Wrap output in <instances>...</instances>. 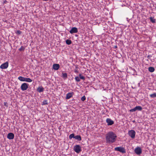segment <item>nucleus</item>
Segmentation results:
<instances>
[{
	"mask_svg": "<svg viewBox=\"0 0 156 156\" xmlns=\"http://www.w3.org/2000/svg\"><path fill=\"white\" fill-rule=\"evenodd\" d=\"M106 142L112 144L115 142L117 139V136L115 133L112 132H109L105 136Z\"/></svg>",
	"mask_w": 156,
	"mask_h": 156,
	"instance_id": "obj_1",
	"label": "nucleus"
},
{
	"mask_svg": "<svg viewBox=\"0 0 156 156\" xmlns=\"http://www.w3.org/2000/svg\"><path fill=\"white\" fill-rule=\"evenodd\" d=\"M73 150L77 153H79L81 151V147L80 145H76L74 146Z\"/></svg>",
	"mask_w": 156,
	"mask_h": 156,
	"instance_id": "obj_2",
	"label": "nucleus"
},
{
	"mask_svg": "<svg viewBox=\"0 0 156 156\" xmlns=\"http://www.w3.org/2000/svg\"><path fill=\"white\" fill-rule=\"evenodd\" d=\"M128 134L132 139H134L135 138L136 132L134 130H131L128 131Z\"/></svg>",
	"mask_w": 156,
	"mask_h": 156,
	"instance_id": "obj_3",
	"label": "nucleus"
},
{
	"mask_svg": "<svg viewBox=\"0 0 156 156\" xmlns=\"http://www.w3.org/2000/svg\"><path fill=\"white\" fill-rule=\"evenodd\" d=\"M114 149L115 151H118L122 153H124L126 152L124 148L121 147H115Z\"/></svg>",
	"mask_w": 156,
	"mask_h": 156,
	"instance_id": "obj_4",
	"label": "nucleus"
},
{
	"mask_svg": "<svg viewBox=\"0 0 156 156\" xmlns=\"http://www.w3.org/2000/svg\"><path fill=\"white\" fill-rule=\"evenodd\" d=\"M142 109V107L141 106H138L135 107L133 108L130 110L129 111L131 112H133L136 111V110L141 111Z\"/></svg>",
	"mask_w": 156,
	"mask_h": 156,
	"instance_id": "obj_5",
	"label": "nucleus"
},
{
	"mask_svg": "<svg viewBox=\"0 0 156 156\" xmlns=\"http://www.w3.org/2000/svg\"><path fill=\"white\" fill-rule=\"evenodd\" d=\"M28 84L26 83H22L21 86V89L23 91L27 90L28 88Z\"/></svg>",
	"mask_w": 156,
	"mask_h": 156,
	"instance_id": "obj_6",
	"label": "nucleus"
},
{
	"mask_svg": "<svg viewBox=\"0 0 156 156\" xmlns=\"http://www.w3.org/2000/svg\"><path fill=\"white\" fill-rule=\"evenodd\" d=\"M134 151L137 155H140L141 154L142 151L140 147H137L135 148Z\"/></svg>",
	"mask_w": 156,
	"mask_h": 156,
	"instance_id": "obj_7",
	"label": "nucleus"
},
{
	"mask_svg": "<svg viewBox=\"0 0 156 156\" xmlns=\"http://www.w3.org/2000/svg\"><path fill=\"white\" fill-rule=\"evenodd\" d=\"M9 66V63L6 62L2 64L0 66V68L2 69H6L8 68Z\"/></svg>",
	"mask_w": 156,
	"mask_h": 156,
	"instance_id": "obj_8",
	"label": "nucleus"
},
{
	"mask_svg": "<svg viewBox=\"0 0 156 156\" xmlns=\"http://www.w3.org/2000/svg\"><path fill=\"white\" fill-rule=\"evenodd\" d=\"M69 32L71 34L77 33L78 32V29L76 27H73L72 28Z\"/></svg>",
	"mask_w": 156,
	"mask_h": 156,
	"instance_id": "obj_9",
	"label": "nucleus"
},
{
	"mask_svg": "<svg viewBox=\"0 0 156 156\" xmlns=\"http://www.w3.org/2000/svg\"><path fill=\"white\" fill-rule=\"evenodd\" d=\"M14 137V135L13 133H9L7 136V138L9 140L13 139Z\"/></svg>",
	"mask_w": 156,
	"mask_h": 156,
	"instance_id": "obj_10",
	"label": "nucleus"
},
{
	"mask_svg": "<svg viewBox=\"0 0 156 156\" xmlns=\"http://www.w3.org/2000/svg\"><path fill=\"white\" fill-rule=\"evenodd\" d=\"M106 121L108 126L112 125L114 124V122L111 119L108 118L106 120Z\"/></svg>",
	"mask_w": 156,
	"mask_h": 156,
	"instance_id": "obj_11",
	"label": "nucleus"
},
{
	"mask_svg": "<svg viewBox=\"0 0 156 156\" xmlns=\"http://www.w3.org/2000/svg\"><path fill=\"white\" fill-rule=\"evenodd\" d=\"M60 66L59 64H55L53 65V68L55 70H57L59 68Z\"/></svg>",
	"mask_w": 156,
	"mask_h": 156,
	"instance_id": "obj_12",
	"label": "nucleus"
},
{
	"mask_svg": "<svg viewBox=\"0 0 156 156\" xmlns=\"http://www.w3.org/2000/svg\"><path fill=\"white\" fill-rule=\"evenodd\" d=\"M73 93H69L66 94V99H68L70 98L72 96L73 94Z\"/></svg>",
	"mask_w": 156,
	"mask_h": 156,
	"instance_id": "obj_13",
	"label": "nucleus"
},
{
	"mask_svg": "<svg viewBox=\"0 0 156 156\" xmlns=\"http://www.w3.org/2000/svg\"><path fill=\"white\" fill-rule=\"evenodd\" d=\"M61 76L64 79H66L67 78V74L66 73H62Z\"/></svg>",
	"mask_w": 156,
	"mask_h": 156,
	"instance_id": "obj_14",
	"label": "nucleus"
},
{
	"mask_svg": "<svg viewBox=\"0 0 156 156\" xmlns=\"http://www.w3.org/2000/svg\"><path fill=\"white\" fill-rule=\"evenodd\" d=\"M74 138L78 141H81V138L80 135H76L75 136Z\"/></svg>",
	"mask_w": 156,
	"mask_h": 156,
	"instance_id": "obj_15",
	"label": "nucleus"
},
{
	"mask_svg": "<svg viewBox=\"0 0 156 156\" xmlns=\"http://www.w3.org/2000/svg\"><path fill=\"white\" fill-rule=\"evenodd\" d=\"M148 70L150 72L152 73L154 71L155 69L153 67H150L148 68Z\"/></svg>",
	"mask_w": 156,
	"mask_h": 156,
	"instance_id": "obj_16",
	"label": "nucleus"
},
{
	"mask_svg": "<svg viewBox=\"0 0 156 156\" xmlns=\"http://www.w3.org/2000/svg\"><path fill=\"white\" fill-rule=\"evenodd\" d=\"M25 78L21 76H20L18 77V79L20 81H25Z\"/></svg>",
	"mask_w": 156,
	"mask_h": 156,
	"instance_id": "obj_17",
	"label": "nucleus"
},
{
	"mask_svg": "<svg viewBox=\"0 0 156 156\" xmlns=\"http://www.w3.org/2000/svg\"><path fill=\"white\" fill-rule=\"evenodd\" d=\"M44 90V88L42 87H39L37 89V91L39 93L42 92Z\"/></svg>",
	"mask_w": 156,
	"mask_h": 156,
	"instance_id": "obj_18",
	"label": "nucleus"
},
{
	"mask_svg": "<svg viewBox=\"0 0 156 156\" xmlns=\"http://www.w3.org/2000/svg\"><path fill=\"white\" fill-rule=\"evenodd\" d=\"M32 81V80L30 78H25V81L29 83H30Z\"/></svg>",
	"mask_w": 156,
	"mask_h": 156,
	"instance_id": "obj_19",
	"label": "nucleus"
},
{
	"mask_svg": "<svg viewBox=\"0 0 156 156\" xmlns=\"http://www.w3.org/2000/svg\"><path fill=\"white\" fill-rule=\"evenodd\" d=\"M150 96L151 98H154L156 97V93H154L153 94H150Z\"/></svg>",
	"mask_w": 156,
	"mask_h": 156,
	"instance_id": "obj_20",
	"label": "nucleus"
},
{
	"mask_svg": "<svg viewBox=\"0 0 156 156\" xmlns=\"http://www.w3.org/2000/svg\"><path fill=\"white\" fill-rule=\"evenodd\" d=\"M72 138H75L74 134V133L71 134L69 136V139H71Z\"/></svg>",
	"mask_w": 156,
	"mask_h": 156,
	"instance_id": "obj_21",
	"label": "nucleus"
},
{
	"mask_svg": "<svg viewBox=\"0 0 156 156\" xmlns=\"http://www.w3.org/2000/svg\"><path fill=\"white\" fill-rule=\"evenodd\" d=\"M151 21L153 23H154L155 22V20L152 17H150V18Z\"/></svg>",
	"mask_w": 156,
	"mask_h": 156,
	"instance_id": "obj_22",
	"label": "nucleus"
},
{
	"mask_svg": "<svg viewBox=\"0 0 156 156\" xmlns=\"http://www.w3.org/2000/svg\"><path fill=\"white\" fill-rule=\"evenodd\" d=\"M66 43L68 45H70L71 44L72 41L70 40L67 39L66 41Z\"/></svg>",
	"mask_w": 156,
	"mask_h": 156,
	"instance_id": "obj_23",
	"label": "nucleus"
},
{
	"mask_svg": "<svg viewBox=\"0 0 156 156\" xmlns=\"http://www.w3.org/2000/svg\"><path fill=\"white\" fill-rule=\"evenodd\" d=\"M75 79L76 80V81L77 82H79L80 81V77H78V76H76L75 77Z\"/></svg>",
	"mask_w": 156,
	"mask_h": 156,
	"instance_id": "obj_24",
	"label": "nucleus"
},
{
	"mask_svg": "<svg viewBox=\"0 0 156 156\" xmlns=\"http://www.w3.org/2000/svg\"><path fill=\"white\" fill-rule=\"evenodd\" d=\"M79 76L80 78V79L83 80H85V78L81 74H79Z\"/></svg>",
	"mask_w": 156,
	"mask_h": 156,
	"instance_id": "obj_25",
	"label": "nucleus"
},
{
	"mask_svg": "<svg viewBox=\"0 0 156 156\" xmlns=\"http://www.w3.org/2000/svg\"><path fill=\"white\" fill-rule=\"evenodd\" d=\"M48 103L47 102V100H44L42 102V105H48Z\"/></svg>",
	"mask_w": 156,
	"mask_h": 156,
	"instance_id": "obj_26",
	"label": "nucleus"
},
{
	"mask_svg": "<svg viewBox=\"0 0 156 156\" xmlns=\"http://www.w3.org/2000/svg\"><path fill=\"white\" fill-rule=\"evenodd\" d=\"M86 99V97L84 95L81 98V101H84Z\"/></svg>",
	"mask_w": 156,
	"mask_h": 156,
	"instance_id": "obj_27",
	"label": "nucleus"
},
{
	"mask_svg": "<svg viewBox=\"0 0 156 156\" xmlns=\"http://www.w3.org/2000/svg\"><path fill=\"white\" fill-rule=\"evenodd\" d=\"M25 49V48L23 46H21V47L19 49V50L20 51H24Z\"/></svg>",
	"mask_w": 156,
	"mask_h": 156,
	"instance_id": "obj_28",
	"label": "nucleus"
},
{
	"mask_svg": "<svg viewBox=\"0 0 156 156\" xmlns=\"http://www.w3.org/2000/svg\"><path fill=\"white\" fill-rule=\"evenodd\" d=\"M17 34H20L21 33V32L20 30H17Z\"/></svg>",
	"mask_w": 156,
	"mask_h": 156,
	"instance_id": "obj_29",
	"label": "nucleus"
},
{
	"mask_svg": "<svg viewBox=\"0 0 156 156\" xmlns=\"http://www.w3.org/2000/svg\"><path fill=\"white\" fill-rule=\"evenodd\" d=\"M4 105L5 106H6V107H8V105H7V102H4Z\"/></svg>",
	"mask_w": 156,
	"mask_h": 156,
	"instance_id": "obj_30",
	"label": "nucleus"
},
{
	"mask_svg": "<svg viewBox=\"0 0 156 156\" xmlns=\"http://www.w3.org/2000/svg\"><path fill=\"white\" fill-rule=\"evenodd\" d=\"M75 73H77V72H78V71H76V70H75Z\"/></svg>",
	"mask_w": 156,
	"mask_h": 156,
	"instance_id": "obj_31",
	"label": "nucleus"
},
{
	"mask_svg": "<svg viewBox=\"0 0 156 156\" xmlns=\"http://www.w3.org/2000/svg\"><path fill=\"white\" fill-rule=\"evenodd\" d=\"M135 122V121H133V122Z\"/></svg>",
	"mask_w": 156,
	"mask_h": 156,
	"instance_id": "obj_32",
	"label": "nucleus"
}]
</instances>
